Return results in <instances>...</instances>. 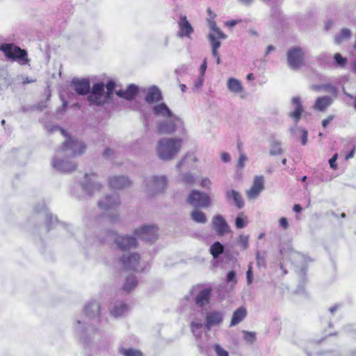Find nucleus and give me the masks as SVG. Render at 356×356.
<instances>
[{
    "instance_id": "f257e3e1",
    "label": "nucleus",
    "mask_w": 356,
    "mask_h": 356,
    "mask_svg": "<svg viewBox=\"0 0 356 356\" xmlns=\"http://www.w3.org/2000/svg\"><path fill=\"white\" fill-rule=\"evenodd\" d=\"M182 140L179 138H163L158 142L156 152L163 160L172 159L179 152Z\"/></svg>"
},
{
    "instance_id": "f03ea898",
    "label": "nucleus",
    "mask_w": 356,
    "mask_h": 356,
    "mask_svg": "<svg viewBox=\"0 0 356 356\" xmlns=\"http://www.w3.org/2000/svg\"><path fill=\"white\" fill-rule=\"evenodd\" d=\"M0 51L3 53L7 58L12 60H17L21 65H26L30 62L26 50L21 49L14 44H2L0 45Z\"/></svg>"
},
{
    "instance_id": "7ed1b4c3",
    "label": "nucleus",
    "mask_w": 356,
    "mask_h": 356,
    "mask_svg": "<svg viewBox=\"0 0 356 356\" xmlns=\"http://www.w3.org/2000/svg\"><path fill=\"white\" fill-rule=\"evenodd\" d=\"M280 253L284 258H287L291 260L292 264L298 268V270H300V275H304V270L307 264L311 261L310 259L306 257L305 255L292 248H290L288 250H285L282 248L280 249Z\"/></svg>"
},
{
    "instance_id": "20e7f679",
    "label": "nucleus",
    "mask_w": 356,
    "mask_h": 356,
    "mask_svg": "<svg viewBox=\"0 0 356 356\" xmlns=\"http://www.w3.org/2000/svg\"><path fill=\"white\" fill-rule=\"evenodd\" d=\"M100 306L97 302H92L87 305L84 308V316L80 320H77V324L81 325L83 324H89L92 327H95L99 321Z\"/></svg>"
},
{
    "instance_id": "39448f33",
    "label": "nucleus",
    "mask_w": 356,
    "mask_h": 356,
    "mask_svg": "<svg viewBox=\"0 0 356 356\" xmlns=\"http://www.w3.org/2000/svg\"><path fill=\"white\" fill-rule=\"evenodd\" d=\"M289 66L293 70H298L305 65V52L300 47H293L286 53Z\"/></svg>"
},
{
    "instance_id": "423d86ee",
    "label": "nucleus",
    "mask_w": 356,
    "mask_h": 356,
    "mask_svg": "<svg viewBox=\"0 0 356 356\" xmlns=\"http://www.w3.org/2000/svg\"><path fill=\"white\" fill-rule=\"evenodd\" d=\"M104 88L105 86L102 82L95 83L88 97V100L91 104L97 106L103 105L108 100L104 93Z\"/></svg>"
},
{
    "instance_id": "0eeeda50",
    "label": "nucleus",
    "mask_w": 356,
    "mask_h": 356,
    "mask_svg": "<svg viewBox=\"0 0 356 356\" xmlns=\"http://www.w3.org/2000/svg\"><path fill=\"white\" fill-rule=\"evenodd\" d=\"M187 202L195 207H208L211 200L208 195L198 191H192L187 197Z\"/></svg>"
},
{
    "instance_id": "6e6552de",
    "label": "nucleus",
    "mask_w": 356,
    "mask_h": 356,
    "mask_svg": "<svg viewBox=\"0 0 356 356\" xmlns=\"http://www.w3.org/2000/svg\"><path fill=\"white\" fill-rule=\"evenodd\" d=\"M265 188L264 177L262 175L255 176L251 187L245 191L248 200L257 199Z\"/></svg>"
},
{
    "instance_id": "1a4fd4ad",
    "label": "nucleus",
    "mask_w": 356,
    "mask_h": 356,
    "mask_svg": "<svg viewBox=\"0 0 356 356\" xmlns=\"http://www.w3.org/2000/svg\"><path fill=\"white\" fill-rule=\"evenodd\" d=\"M136 235L140 239L152 242L158 238V227L154 225H145L135 232Z\"/></svg>"
},
{
    "instance_id": "9d476101",
    "label": "nucleus",
    "mask_w": 356,
    "mask_h": 356,
    "mask_svg": "<svg viewBox=\"0 0 356 356\" xmlns=\"http://www.w3.org/2000/svg\"><path fill=\"white\" fill-rule=\"evenodd\" d=\"M63 149L65 150L72 149L74 156H78L83 154L86 146L82 142L79 141L74 138L69 137L63 144Z\"/></svg>"
},
{
    "instance_id": "9b49d317",
    "label": "nucleus",
    "mask_w": 356,
    "mask_h": 356,
    "mask_svg": "<svg viewBox=\"0 0 356 356\" xmlns=\"http://www.w3.org/2000/svg\"><path fill=\"white\" fill-rule=\"evenodd\" d=\"M114 240L118 248L122 250L135 248L137 246V241L136 238L132 236L117 235Z\"/></svg>"
},
{
    "instance_id": "f8f14e48",
    "label": "nucleus",
    "mask_w": 356,
    "mask_h": 356,
    "mask_svg": "<svg viewBox=\"0 0 356 356\" xmlns=\"http://www.w3.org/2000/svg\"><path fill=\"white\" fill-rule=\"evenodd\" d=\"M179 27L178 36L180 38H189L193 33L194 30L186 15H181L177 22Z\"/></svg>"
},
{
    "instance_id": "ddd939ff",
    "label": "nucleus",
    "mask_w": 356,
    "mask_h": 356,
    "mask_svg": "<svg viewBox=\"0 0 356 356\" xmlns=\"http://www.w3.org/2000/svg\"><path fill=\"white\" fill-rule=\"evenodd\" d=\"M168 120L160 122L157 124V131L160 134H172L177 128L176 122L180 120H175L174 118H168Z\"/></svg>"
},
{
    "instance_id": "4468645a",
    "label": "nucleus",
    "mask_w": 356,
    "mask_h": 356,
    "mask_svg": "<svg viewBox=\"0 0 356 356\" xmlns=\"http://www.w3.org/2000/svg\"><path fill=\"white\" fill-rule=\"evenodd\" d=\"M223 313L219 311H211L207 313L205 326L208 330L212 327L219 325L223 321Z\"/></svg>"
},
{
    "instance_id": "2eb2a0df",
    "label": "nucleus",
    "mask_w": 356,
    "mask_h": 356,
    "mask_svg": "<svg viewBox=\"0 0 356 356\" xmlns=\"http://www.w3.org/2000/svg\"><path fill=\"white\" fill-rule=\"evenodd\" d=\"M121 262L125 269L138 270L140 256L136 253L124 254L121 258Z\"/></svg>"
},
{
    "instance_id": "dca6fc26",
    "label": "nucleus",
    "mask_w": 356,
    "mask_h": 356,
    "mask_svg": "<svg viewBox=\"0 0 356 356\" xmlns=\"http://www.w3.org/2000/svg\"><path fill=\"white\" fill-rule=\"evenodd\" d=\"M131 182L123 176L113 177L110 179L109 185L113 189H123L131 185Z\"/></svg>"
},
{
    "instance_id": "f3484780",
    "label": "nucleus",
    "mask_w": 356,
    "mask_h": 356,
    "mask_svg": "<svg viewBox=\"0 0 356 356\" xmlns=\"http://www.w3.org/2000/svg\"><path fill=\"white\" fill-rule=\"evenodd\" d=\"M120 204L118 197H113L110 195H107L104 197V200H100L98 203L99 207L104 211H108L111 209H115Z\"/></svg>"
},
{
    "instance_id": "a211bd4d",
    "label": "nucleus",
    "mask_w": 356,
    "mask_h": 356,
    "mask_svg": "<svg viewBox=\"0 0 356 356\" xmlns=\"http://www.w3.org/2000/svg\"><path fill=\"white\" fill-rule=\"evenodd\" d=\"M153 111L155 115H161L166 119L174 118L175 120H179V118L174 115L172 111L164 103H161L154 106Z\"/></svg>"
},
{
    "instance_id": "6ab92c4d",
    "label": "nucleus",
    "mask_w": 356,
    "mask_h": 356,
    "mask_svg": "<svg viewBox=\"0 0 356 356\" xmlns=\"http://www.w3.org/2000/svg\"><path fill=\"white\" fill-rule=\"evenodd\" d=\"M211 295V288H204L200 291L195 298V303L200 307H203L209 303Z\"/></svg>"
},
{
    "instance_id": "aec40b11",
    "label": "nucleus",
    "mask_w": 356,
    "mask_h": 356,
    "mask_svg": "<svg viewBox=\"0 0 356 356\" xmlns=\"http://www.w3.org/2000/svg\"><path fill=\"white\" fill-rule=\"evenodd\" d=\"M138 92V88L136 86L129 85L125 90H120L116 92L118 96L127 100H132Z\"/></svg>"
},
{
    "instance_id": "412c9836",
    "label": "nucleus",
    "mask_w": 356,
    "mask_h": 356,
    "mask_svg": "<svg viewBox=\"0 0 356 356\" xmlns=\"http://www.w3.org/2000/svg\"><path fill=\"white\" fill-rule=\"evenodd\" d=\"M332 103V99L329 96L318 97L313 106V108L318 111H325Z\"/></svg>"
},
{
    "instance_id": "4be33fe9",
    "label": "nucleus",
    "mask_w": 356,
    "mask_h": 356,
    "mask_svg": "<svg viewBox=\"0 0 356 356\" xmlns=\"http://www.w3.org/2000/svg\"><path fill=\"white\" fill-rule=\"evenodd\" d=\"M74 90L79 95H86L90 92V85L87 79L76 80L73 81Z\"/></svg>"
},
{
    "instance_id": "5701e85b",
    "label": "nucleus",
    "mask_w": 356,
    "mask_h": 356,
    "mask_svg": "<svg viewBox=\"0 0 356 356\" xmlns=\"http://www.w3.org/2000/svg\"><path fill=\"white\" fill-rule=\"evenodd\" d=\"M207 13L210 16V19H208V24L212 31L211 33H216L218 38L225 39L226 35L222 31H220V29L217 26L216 23L214 20L216 15L213 14L211 8L207 9Z\"/></svg>"
},
{
    "instance_id": "b1692460",
    "label": "nucleus",
    "mask_w": 356,
    "mask_h": 356,
    "mask_svg": "<svg viewBox=\"0 0 356 356\" xmlns=\"http://www.w3.org/2000/svg\"><path fill=\"white\" fill-rule=\"evenodd\" d=\"M128 306L122 302H115L110 309L111 314L115 316H121L125 314L128 312Z\"/></svg>"
},
{
    "instance_id": "393cba45",
    "label": "nucleus",
    "mask_w": 356,
    "mask_h": 356,
    "mask_svg": "<svg viewBox=\"0 0 356 356\" xmlns=\"http://www.w3.org/2000/svg\"><path fill=\"white\" fill-rule=\"evenodd\" d=\"M247 316V310L244 307H240L236 311H234L232 320L231 326H234L241 322Z\"/></svg>"
},
{
    "instance_id": "a878e982",
    "label": "nucleus",
    "mask_w": 356,
    "mask_h": 356,
    "mask_svg": "<svg viewBox=\"0 0 356 356\" xmlns=\"http://www.w3.org/2000/svg\"><path fill=\"white\" fill-rule=\"evenodd\" d=\"M162 99V95L159 89L156 87L150 88L145 97L147 102L151 104Z\"/></svg>"
},
{
    "instance_id": "bb28decb",
    "label": "nucleus",
    "mask_w": 356,
    "mask_h": 356,
    "mask_svg": "<svg viewBox=\"0 0 356 356\" xmlns=\"http://www.w3.org/2000/svg\"><path fill=\"white\" fill-rule=\"evenodd\" d=\"M152 187L156 192H162L167 186V179L165 177H154L152 179Z\"/></svg>"
},
{
    "instance_id": "cd10ccee",
    "label": "nucleus",
    "mask_w": 356,
    "mask_h": 356,
    "mask_svg": "<svg viewBox=\"0 0 356 356\" xmlns=\"http://www.w3.org/2000/svg\"><path fill=\"white\" fill-rule=\"evenodd\" d=\"M227 197L228 199H232L235 205L238 208L241 209V208L243 207L244 201H243L242 195L240 193H238L234 190L227 191Z\"/></svg>"
},
{
    "instance_id": "c85d7f7f",
    "label": "nucleus",
    "mask_w": 356,
    "mask_h": 356,
    "mask_svg": "<svg viewBox=\"0 0 356 356\" xmlns=\"http://www.w3.org/2000/svg\"><path fill=\"white\" fill-rule=\"evenodd\" d=\"M227 85L229 90L232 92L240 93L243 91V87L241 82L235 78H229L227 81Z\"/></svg>"
},
{
    "instance_id": "c756f323",
    "label": "nucleus",
    "mask_w": 356,
    "mask_h": 356,
    "mask_svg": "<svg viewBox=\"0 0 356 356\" xmlns=\"http://www.w3.org/2000/svg\"><path fill=\"white\" fill-rule=\"evenodd\" d=\"M209 39L211 44L213 56L215 58L220 56L218 52V49L220 48L221 42L218 40L219 38H218L217 35L216 33H210L209 35Z\"/></svg>"
},
{
    "instance_id": "7c9ffc66",
    "label": "nucleus",
    "mask_w": 356,
    "mask_h": 356,
    "mask_svg": "<svg viewBox=\"0 0 356 356\" xmlns=\"http://www.w3.org/2000/svg\"><path fill=\"white\" fill-rule=\"evenodd\" d=\"M54 167L58 168L64 172H72L74 171L76 165L74 164H70L67 162H65L62 160H56L54 162Z\"/></svg>"
},
{
    "instance_id": "2f4dec72",
    "label": "nucleus",
    "mask_w": 356,
    "mask_h": 356,
    "mask_svg": "<svg viewBox=\"0 0 356 356\" xmlns=\"http://www.w3.org/2000/svg\"><path fill=\"white\" fill-rule=\"evenodd\" d=\"M351 37V31L346 29H342L341 32L334 38V41L337 44H340L343 41L348 40Z\"/></svg>"
},
{
    "instance_id": "473e14b6",
    "label": "nucleus",
    "mask_w": 356,
    "mask_h": 356,
    "mask_svg": "<svg viewBox=\"0 0 356 356\" xmlns=\"http://www.w3.org/2000/svg\"><path fill=\"white\" fill-rule=\"evenodd\" d=\"M138 282L134 275H130L126 279L123 289L127 292H130L137 286Z\"/></svg>"
},
{
    "instance_id": "72a5a7b5",
    "label": "nucleus",
    "mask_w": 356,
    "mask_h": 356,
    "mask_svg": "<svg viewBox=\"0 0 356 356\" xmlns=\"http://www.w3.org/2000/svg\"><path fill=\"white\" fill-rule=\"evenodd\" d=\"M224 251V247L220 242H215L210 248V252L214 258H218Z\"/></svg>"
},
{
    "instance_id": "f704fd0d",
    "label": "nucleus",
    "mask_w": 356,
    "mask_h": 356,
    "mask_svg": "<svg viewBox=\"0 0 356 356\" xmlns=\"http://www.w3.org/2000/svg\"><path fill=\"white\" fill-rule=\"evenodd\" d=\"M213 229L219 236H223L230 232L228 224H214Z\"/></svg>"
},
{
    "instance_id": "c9c22d12",
    "label": "nucleus",
    "mask_w": 356,
    "mask_h": 356,
    "mask_svg": "<svg viewBox=\"0 0 356 356\" xmlns=\"http://www.w3.org/2000/svg\"><path fill=\"white\" fill-rule=\"evenodd\" d=\"M191 218L197 222H205L207 220L205 214L199 210H194L191 213Z\"/></svg>"
},
{
    "instance_id": "e433bc0d",
    "label": "nucleus",
    "mask_w": 356,
    "mask_h": 356,
    "mask_svg": "<svg viewBox=\"0 0 356 356\" xmlns=\"http://www.w3.org/2000/svg\"><path fill=\"white\" fill-rule=\"evenodd\" d=\"M120 353L124 356H142V353L139 350H134L132 348L124 349L122 348Z\"/></svg>"
},
{
    "instance_id": "4c0bfd02",
    "label": "nucleus",
    "mask_w": 356,
    "mask_h": 356,
    "mask_svg": "<svg viewBox=\"0 0 356 356\" xmlns=\"http://www.w3.org/2000/svg\"><path fill=\"white\" fill-rule=\"evenodd\" d=\"M334 59L335 64L337 66L343 67L346 63H347V58L345 57H343L339 53H336L334 55Z\"/></svg>"
},
{
    "instance_id": "58836bf2",
    "label": "nucleus",
    "mask_w": 356,
    "mask_h": 356,
    "mask_svg": "<svg viewBox=\"0 0 356 356\" xmlns=\"http://www.w3.org/2000/svg\"><path fill=\"white\" fill-rule=\"evenodd\" d=\"M115 87V83L113 81H109L106 83V92L105 93V95H106V97H107L108 99H111V97L113 93Z\"/></svg>"
},
{
    "instance_id": "ea45409f",
    "label": "nucleus",
    "mask_w": 356,
    "mask_h": 356,
    "mask_svg": "<svg viewBox=\"0 0 356 356\" xmlns=\"http://www.w3.org/2000/svg\"><path fill=\"white\" fill-rule=\"evenodd\" d=\"M244 339L250 343H252L256 340V333L254 332L243 331Z\"/></svg>"
},
{
    "instance_id": "a19ab883",
    "label": "nucleus",
    "mask_w": 356,
    "mask_h": 356,
    "mask_svg": "<svg viewBox=\"0 0 356 356\" xmlns=\"http://www.w3.org/2000/svg\"><path fill=\"white\" fill-rule=\"evenodd\" d=\"M302 111L303 108L298 107L296 108V109L290 113V116L294 119L296 123L298 122L300 120Z\"/></svg>"
},
{
    "instance_id": "79ce46f5",
    "label": "nucleus",
    "mask_w": 356,
    "mask_h": 356,
    "mask_svg": "<svg viewBox=\"0 0 356 356\" xmlns=\"http://www.w3.org/2000/svg\"><path fill=\"white\" fill-rule=\"evenodd\" d=\"M203 326V324L202 323H196V322H192L191 323V329L193 332V334L195 336H200V332H199V330L201 329Z\"/></svg>"
},
{
    "instance_id": "37998d69",
    "label": "nucleus",
    "mask_w": 356,
    "mask_h": 356,
    "mask_svg": "<svg viewBox=\"0 0 356 356\" xmlns=\"http://www.w3.org/2000/svg\"><path fill=\"white\" fill-rule=\"evenodd\" d=\"M214 350L217 356H229L228 352L223 349L219 344L214 346Z\"/></svg>"
},
{
    "instance_id": "c03bdc74",
    "label": "nucleus",
    "mask_w": 356,
    "mask_h": 356,
    "mask_svg": "<svg viewBox=\"0 0 356 356\" xmlns=\"http://www.w3.org/2000/svg\"><path fill=\"white\" fill-rule=\"evenodd\" d=\"M183 181L185 184L191 186L194 184L195 179L191 174H186L183 177Z\"/></svg>"
},
{
    "instance_id": "a18cd8bd",
    "label": "nucleus",
    "mask_w": 356,
    "mask_h": 356,
    "mask_svg": "<svg viewBox=\"0 0 356 356\" xmlns=\"http://www.w3.org/2000/svg\"><path fill=\"white\" fill-rule=\"evenodd\" d=\"M238 242L243 249H246L248 246V237L246 236H240Z\"/></svg>"
},
{
    "instance_id": "49530a36",
    "label": "nucleus",
    "mask_w": 356,
    "mask_h": 356,
    "mask_svg": "<svg viewBox=\"0 0 356 356\" xmlns=\"http://www.w3.org/2000/svg\"><path fill=\"white\" fill-rule=\"evenodd\" d=\"M247 160V157L243 153H241L239 159L238 160L237 166L238 168H243L245 165V162Z\"/></svg>"
},
{
    "instance_id": "de8ad7c7",
    "label": "nucleus",
    "mask_w": 356,
    "mask_h": 356,
    "mask_svg": "<svg viewBox=\"0 0 356 356\" xmlns=\"http://www.w3.org/2000/svg\"><path fill=\"white\" fill-rule=\"evenodd\" d=\"M338 154L336 153L333 155V156L329 160V164L330 168L333 170H336L337 168V164L336 163V161L337 160Z\"/></svg>"
},
{
    "instance_id": "09e8293b",
    "label": "nucleus",
    "mask_w": 356,
    "mask_h": 356,
    "mask_svg": "<svg viewBox=\"0 0 356 356\" xmlns=\"http://www.w3.org/2000/svg\"><path fill=\"white\" fill-rule=\"evenodd\" d=\"M257 262L259 266H265V256L261 255L259 252L257 254Z\"/></svg>"
},
{
    "instance_id": "8fccbe9b",
    "label": "nucleus",
    "mask_w": 356,
    "mask_h": 356,
    "mask_svg": "<svg viewBox=\"0 0 356 356\" xmlns=\"http://www.w3.org/2000/svg\"><path fill=\"white\" fill-rule=\"evenodd\" d=\"M227 280L229 282H233L234 284L236 283L237 280L234 271L229 272L227 274Z\"/></svg>"
},
{
    "instance_id": "3c124183",
    "label": "nucleus",
    "mask_w": 356,
    "mask_h": 356,
    "mask_svg": "<svg viewBox=\"0 0 356 356\" xmlns=\"http://www.w3.org/2000/svg\"><path fill=\"white\" fill-rule=\"evenodd\" d=\"M334 116L333 115H329L325 119L322 120V126L323 128H326L327 126L332 122Z\"/></svg>"
},
{
    "instance_id": "603ef678",
    "label": "nucleus",
    "mask_w": 356,
    "mask_h": 356,
    "mask_svg": "<svg viewBox=\"0 0 356 356\" xmlns=\"http://www.w3.org/2000/svg\"><path fill=\"white\" fill-rule=\"evenodd\" d=\"M301 134H302V136H301L302 145H305L307 142V136H308L307 131L305 129H302L301 131Z\"/></svg>"
},
{
    "instance_id": "864d4df0",
    "label": "nucleus",
    "mask_w": 356,
    "mask_h": 356,
    "mask_svg": "<svg viewBox=\"0 0 356 356\" xmlns=\"http://www.w3.org/2000/svg\"><path fill=\"white\" fill-rule=\"evenodd\" d=\"M247 282L248 284H250L252 282V267L250 266L249 268L247 271Z\"/></svg>"
},
{
    "instance_id": "5fc2aeb1",
    "label": "nucleus",
    "mask_w": 356,
    "mask_h": 356,
    "mask_svg": "<svg viewBox=\"0 0 356 356\" xmlns=\"http://www.w3.org/2000/svg\"><path fill=\"white\" fill-rule=\"evenodd\" d=\"M247 217L243 213H240L235 220L234 222H245Z\"/></svg>"
},
{
    "instance_id": "6e6d98bb",
    "label": "nucleus",
    "mask_w": 356,
    "mask_h": 356,
    "mask_svg": "<svg viewBox=\"0 0 356 356\" xmlns=\"http://www.w3.org/2000/svg\"><path fill=\"white\" fill-rule=\"evenodd\" d=\"M210 185L211 181L207 178L203 179L201 181V186L203 188H209Z\"/></svg>"
},
{
    "instance_id": "4d7b16f0",
    "label": "nucleus",
    "mask_w": 356,
    "mask_h": 356,
    "mask_svg": "<svg viewBox=\"0 0 356 356\" xmlns=\"http://www.w3.org/2000/svg\"><path fill=\"white\" fill-rule=\"evenodd\" d=\"M212 222L220 223V222H225V220L222 218V216H221L220 215H217L213 218Z\"/></svg>"
},
{
    "instance_id": "13d9d810",
    "label": "nucleus",
    "mask_w": 356,
    "mask_h": 356,
    "mask_svg": "<svg viewBox=\"0 0 356 356\" xmlns=\"http://www.w3.org/2000/svg\"><path fill=\"white\" fill-rule=\"evenodd\" d=\"M293 102L296 105V108L300 107V108H302V106L301 102H300V99L299 97H293Z\"/></svg>"
},
{
    "instance_id": "bf43d9fd",
    "label": "nucleus",
    "mask_w": 356,
    "mask_h": 356,
    "mask_svg": "<svg viewBox=\"0 0 356 356\" xmlns=\"http://www.w3.org/2000/svg\"><path fill=\"white\" fill-rule=\"evenodd\" d=\"M221 159L224 162H228L230 161V156L228 153L224 152L221 154Z\"/></svg>"
},
{
    "instance_id": "052dcab7",
    "label": "nucleus",
    "mask_w": 356,
    "mask_h": 356,
    "mask_svg": "<svg viewBox=\"0 0 356 356\" xmlns=\"http://www.w3.org/2000/svg\"><path fill=\"white\" fill-rule=\"evenodd\" d=\"M207 60L204 59L202 64L201 65V67H200V69H201V72L202 74L204 73V72L206 71L207 70Z\"/></svg>"
},
{
    "instance_id": "680f3d73",
    "label": "nucleus",
    "mask_w": 356,
    "mask_h": 356,
    "mask_svg": "<svg viewBox=\"0 0 356 356\" xmlns=\"http://www.w3.org/2000/svg\"><path fill=\"white\" fill-rule=\"evenodd\" d=\"M293 211L299 213L302 211V207L300 204H296L293 206Z\"/></svg>"
},
{
    "instance_id": "e2e57ef3",
    "label": "nucleus",
    "mask_w": 356,
    "mask_h": 356,
    "mask_svg": "<svg viewBox=\"0 0 356 356\" xmlns=\"http://www.w3.org/2000/svg\"><path fill=\"white\" fill-rule=\"evenodd\" d=\"M237 24V21L236 20H231L226 22V25L228 26L232 27L235 26Z\"/></svg>"
},
{
    "instance_id": "0e129e2a",
    "label": "nucleus",
    "mask_w": 356,
    "mask_h": 356,
    "mask_svg": "<svg viewBox=\"0 0 356 356\" xmlns=\"http://www.w3.org/2000/svg\"><path fill=\"white\" fill-rule=\"evenodd\" d=\"M113 154V150L109 149V148H107L106 149H105L104 152V156L107 157L110 154Z\"/></svg>"
},
{
    "instance_id": "69168bd1",
    "label": "nucleus",
    "mask_w": 356,
    "mask_h": 356,
    "mask_svg": "<svg viewBox=\"0 0 356 356\" xmlns=\"http://www.w3.org/2000/svg\"><path fill=\"white\" fill-rule=\"evenodd\" d=\"M355 147H354V148L351 150V152H350V153L346 156V159H350V158H351V157H353V156L354 153H355Z\"/></svg>"
},
{
    "instance_id": "338daca9",
    "label": "nucleus",
    "mask_w": 356,
    "mask_h": 356,
    "mask_svg": "<svg viewBox=\"0 0 356 356\" xmlns=\"http://www.w3.org/2000/svg\"><path fill=\"white\" fill-rule=\"evenodd\" d=\"M275 47L273 45H268L267 47L266 54H269L271 51H273Z\"/></svg>"
},
{
    "instance_id": "774afa93",
    "label": "nucleus",
    "mask_w": 356,
    "mask_h": 356,
    "mask_svg": "<svg viewBox=\"0 0 356 356\" xmlns=\"http://www.w3.org/2000/svg\"><path fill=\"white\" fill-rule=\"evenodd\" d=\"M352 68L354 72H356V59L352 63Z\"/></svg>"
}]
</instances>
